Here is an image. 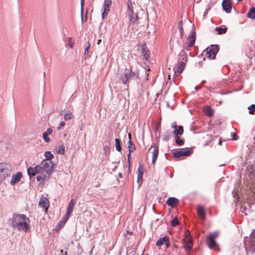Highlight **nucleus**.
I'll list each match as a JSON object with an SVG mask.
<instances>
[{
  "mask_svg": "<svg viewBox=\"0 0 255 255\" xmlns=\"http://www.w3.org/2000/svg\"><path fill=\"white\" fill-rule=\"evenodd\" d=\"M40 174H45L46 178H49L54 168L55 164L48 160H43L38 165Z\"/></svg>",
  "mask_w": 255,
  "mask_h": 255,
  "instance_id": "nucleus-1",
  "label": "nucleus"
},
{
  "mask_svg": "<svg viewBox=\"0 0 255 255\" xmlns=\"http://www.w3.org/2000/svg\"><path fill=\"white\" fill-rule=\"evenodd\" d=\"M12 172V166L5 162L0 163V182L10 176Z\"/></svg>",
  "mask_w": 255,
  "mask_h": 255,
  "instance_id": "nucleus-2",
  "label": "nucleus"
},
{
  "mask_svg": "<svg viewBox=\"0 0 255 255\" xmlns=\"http://www.w3.org/2000/svg\"><path fill=\"white\" fill-rule=\"evenodd\" d=\"M179 57L181 60L179 62L176 67L174 71V75L176 76H178L181 74L185 68L187 61V56L184 52H182L179 54Z\"/></svg>",
  "mask_w": 255,
  "mask_h": 255,
  "instance_id": "nucleus-3",
  "label": "nucleus"
},
{
  "mask_svg": "<svg viewBox=\"0 0 255 255\" xmlns=\"http://www.w3.org/2000/svg\"><path fill=\"white\" fill-rule=\"evenodd\" d=\"M135 73L132 71L130 68H126L120 75V78L123 84H128L131 79L135 78Z\"/></svg>",
  "mask_w": 255,
  "mask_h": 255,
  "instance_id": "nucleus-4",
  "label": "nucleus"
},
{
  "mask_svg": "<svg viewBox=\"0 0 255 255\" xmlns=\"http://www.w3.org/2000/svg\"><path fill=\"white\" fill-rule=\"evenodd\" d=\"M219 48L217 45H212L207 48L205 52L206 56L209 59H214L216 55L219 51Z\"/></svg>",
  "mask_w": 255,
  "mask_h": 255,
  "instance_id": "nucleus-5",
  "label": "nucleus"
},
{
  "mask_svg": "<svg viewBox=\"0 0 255 255\" xmlns=\"http://www.w3.org/2000/svg\"><path fill=\"white\" fill-rule=\"evenodd\" d=\"M219 234L218 232H214L211 233L207 239V242L208 243L209 248L211 249H217L218 245L215 242L216 239L218 237Z\"/></svg>",
  "mask_w": 255,
  "mask_h": 255,
  "instance_id": "nucleus-6",
  "label": "nucleus"
},
{
  "mask_svg": "<svg viewBox=\"0 0 255 255\" xmlns=\"http://www.w3.org/2000/svg\"><path fill=\"white\" fill-rule=\"evenodd\" d=\"M128 13L130 23H136L138 20L137 14L133 13L132 3L130 1L128 3Z\"/></svg>",
  "mask_w": 255,
  "mask_h": 255,
  "instance_id": "nucleus-7",
  "label": "nucleus"
},
{
  "mask_svg": "<svg viewBox=\"0 0 255 255\" xmlns=\"http://www.w3.org/2000/svg\"><path fill=\"white\" fill-rule=\"evenodd\" d=\"M24 220H28V218L24 214H14L12 217L10 218V221L13 228H15V224L19 223Z\"/></svg>",
  "mask_w": 255,
  "mask_h": 255,
  "instance_id": "nucleus-8",
  "label": "nucleus"
},
{
  "mask_svg": "<svg viewBox=\"0 0 255 255\" xmlns=\"http://www.w3.org/2000/svg\"><path fill=\"white\" fill-rule=\"evenodd\" d=\"M193 151L191 148H182L179 151H174L172 153L175 158H180L181 156H188L190 155Z\"/></svg>",
  "mask_w": 255,
  "mask_h": 255,
  "instance_id": "nucleus-9",
  "label": "nucleus"
},
{
  "mask_svg": "<svg viewBox=\"0 0 255 255\" xmlns=\"http://www.w3.org/2000/svg\"><path fill=\"white\" fill-rule=\"evenodd\" d=\"M196 40V33L195 31H193L191 35L189 36L187 38V41L186 43L187 48L186 49L188 50H190V48L192 47L195 42Z\"/></svg>",
  "mask_w": 255,
  "mask_h": 255,
  "instance_id": "nucleus-10",
  "label": "nucleus"
},
{
  "mask_svg": "<svg viewBox=\"0 0 255 255\" xmlns=\"http://www.w3.org/2000/svg\"><path fill=\"white\" fill-rule=\"evenodd\" d=\"M39 205L44 209L45 213H47V210L50 206L49 201L47 198L42 197L39 200Z\"/></svg>",
  "mask_w": 255,
  "mask_h": 255,
  "instance_id": "nucleus-11",
  "label": "nucleus"
},
{
  "mask_svg": "<svg viewBox=\"0 0 255 255\" xmlns=\"http://www.w3.org/2000/svg\"><path fill=\"white\" fill-rule=\"evenodd\" d=\"M223 9L227 12H230L232 8V3L230 0H223L222 3Z\"/></svg>",
  "mask_w": 255,
  "mask_h": 255,
  "instance_id": "nucleus-12",
  "label": "nucleus"
},
{
  "mask_svg": "<svg viewBox=\"0 0 255 255\" xmlns=\"http://www.w3.org/2000/svg\"><path fill=\"white\" fill-rule=\"evenodd\" d=\"M38 165L36 166L35 167H29L27 169L28 174L29 177H31L35 175L36 174H40V171L39 169Z\"/></svg>",
  "mask_w": 255,
  "mask_h": 255,
  "instance_id": "nucleus-13",
  "label": "nucleus"
},
{
  "mask_svg": "<svg viewBox=\"0 0 255 255\" xmlns=\"http://www.w3.org/2000/svg\"><path fill=\"white\" fill-rule=\"evenodd\" d=\"M22 176V175L21 172H18L16 174L13 175L11 179L10 184L12 185H14L18 183L20 181Z\"/></svg>",
  "mask_w": 255,
  "mask_h": 255,
  "instance_id": "nucleus-14",
  "label": "nucleus"
},
{
  "mask_svg": "<svg viewBox=\"0 0 255 255\" xmlns=\"http://www.w3.org/2000/svg\"><path fill=\"white\" fill-rule=\"evenodd\" d=\"M153 151H152V163L154 165L155 164V161L157 158L159 152L158 147L157 145L154 144L152 146Z\"/></svg>",
  "mask_w": 255,
  "mask_h": 255,
  "instance_id": "nucleus-15",
  "label": "nucleus"
},
{
  "mask_svg": "<svg viewBox=\"0 0 255 255\" xmlns=\"http://www.w3.org/2000/svg\"><path fill=\"white\" fill-rule=\"evenodd\" d=\"M197 212L198 216L202 220H204L206 219V213L203 207L200 205H198L197 207Z\"/></svg>",
  "mask_w": 255,
  "mask_h": 255,
  "instance_id": "nucleus-16",
  "label": "nucleus"
},
{
  "mask_svg": "<svg viewBox=\"0 0 255 255\" xmlns=\"http://www.w3.org/2000/svg\"><path fill=\"white\" fill-rule=\"evenodd\" d=\"M29 222L30 220L28 219V220H25L24 222H22V224H21V226L18 227L17 229L18 230H22L24 231L25 232H27L29 228Z\"/></svg>",
  "mask_w": 255,
  "mask_h": 255,
  "instance_id": "nucleus-17",
  "label": "nucleus"
},
{
  "mask_svg": "<svg viewBox=\"0 0 255 255\" xmlns=\"http://www.w3.org/2000/svg\"><path fill=\"white\" fill-rule=\"evenodd\" d=\"M166 204L171 207H176L178 204V200L174 197H170L166 201Z\"/></svg>",
  "mask_w": 255,
  "mask_h": 255,
  "instance_id": "nucleus-18",
  "label": "nucleus"
},
{
  "mask_svg": "<svg viewBox=\"0 0 255 255\" xmlns=\"http://www.w3.org/2000/svg\"><path fill=\"white\" fill-rule=\"evenodd\" d=\"M193 244L190 239L187 238L184 240V248L187 252H190L192 249Z\"/></svg>",
  "mask_w": 255,
  "mask_h": 255,
  "instance_id": "nucleus-19",
  "label": "nucleus"
},
{
  "mask_svg": "<svg viewBox=\"0 0 255 255\" xmlns=\"http://www.w3.org/2000/svg\"><path fill=\"white\" fill-rule=\"evenodd\" d=\"M74 205H75V202H74V199H71L69 204V205H68V208L67 210L66 214V215H67V216H70L71 213L72 212Z\"/></svg>",
  "mask_w": 255,
  "mask_h": 255,
  "instance_id": "nucleus-20",
  "label": "nucleus"
},
{
  "mask_svg": "<svg viewBox=\"0 0 255 255\" xmlns=\"http://www.w3.org/2000/svg\"><path fill=\"white\" fill-rule=\"evenodd\" d=\"M203 110L205 114L209 117L212 116L214 112V110L209 106H205Z\"/></svg>",
  "mask_w": 255,
  "mask_h": 255,
  "instance_id": "nucleus-21",
  "label": "nucleus"
},
{
  "mask_svg": "<svg viewBox=\"0 0 255 255\" xmlns=\"http://www.w3.org/2000/svg\"><path fill=\"white\" fill-rule=\"evenodd\" d=\"M137 181L142 180L144 172V168L142 165H140L137 169Z\"/></svg>",
  "mask_w": 255,
  "mask_h": 255,
  "instance_id": "nucleus-22",
  "label": "nucleus"
},
{
  "mask_svg": "<svg viewBox=\"0 0 255 255\" xmlns=\"http://www.w3.org/2000/svg\"><path fill=\"white\" fill-rule=\"evenodd\" d=\"M128 148H129V153L128 154V162H129V158H130V154H131V152L132 151H133L135 149V146L132 143V142L131 141V140H129L128 142Z\"/></svg>",
  "mask_w": 255,
  "mask_h": 255,
  "instance_id": "nucleus-23",
  "label": "nucleus"
},
{
  "mask_svg": "<svg viewBox=\"0 0 255 255\" xmlns=\"http://www.w3.org/2000/svg\"><path fill=\"white\" fill-rule=\"evenodd\" d=\"M183 128L182 126H178L173 131V133L176 136L178 135H182L183 133Z\"/></svg>",
  "mask_w": 255,
  "mask_h": 255,
  "instance_id": "nucleus-24",
  "label": "nucleus"
},
{
  "mask_svg": "<svg viewBox=\"0 0 255 255\" xmlns=\"http://www.w3.org/2000/svg\"><path fill=\"white\" fill-rule=\"evenodd\" d=\"M168 241V237L166 236H164L163 238H160L158 240L156 241V245L157 246H161L165 243V241Z\"/></svg>",
  "mask_w": 255,
  "mask_h": 255,
  "instance_id": "nucleus-25",
  "label": "nucleus"
},
{
  "mask_svg": "<svg viewBox=\"0 0 255 255\" xmlns=\"http://www.w3.org/2000/svg\"><path fill=\"white\" fill-rule=\"evenodd\" d=\"M247 16L251 19H255V7H252L247 13Z\"/></svg>",
  "mask_w": 255,
  "mask_h": 255,
  "instance_id": "nucleus-26",
  "label": "nucleus"
},
{
  "mask_svg": "<svg viewBox=\"0 0 255 255\" xmlns=\"http://www.w3.org/2000/svg\"><path fill=\"white\" fill-rule=\"evenodd\" d=\"M44 156L46 158L45 160H48L49 161H51L54 158V155L49 151H46L44 153Z\"/></svg>",
  "mask_w": 255,
  "mask_h": 255,
  "instance_id": "nucleus-27",
  "label": "nucleus"
},
{
  "mask_svg": "<svg viewBox=\"0 0 255 255\" xmlns=\"http://www.w3.org/2000/svg\"><path fill=\"white\" fill-rule=\"evenodd\" d=\"M110 10L109 6L103 5V11L102 13V18H104L107 15Z\"/></svg>",
  "mask_w": 255,
  "mask_h": 255,
  "instance_id": "nucleus-28",
  "label": "nucleus"
},
{
  "mask_svg": "<svg viewBox=\"0 0 255 255\" xmlns=\"http://www.w3.org/2000/svg\"><path fill=\"white\" fill-rule=\"evenodd\" d=\"M227 28H222L220 27H217L216 28V31L219 34H222L225 33L227 32Z\"/></svg>",
  "mask_w": 255,
  "mask_h": 255,
  "instance_id": "nucleus-29",
  "label": "nucleus"
},
{
  "mask_svg": "<svg viewBox=\"0 0 255 255\" xmlns=\"http://www.w3.org/2000/svg\"><path fill=\"white\" fill-rule=\"evenodd\" d=\"M115 143H116V149L119 151H120L121 150V140L119 138H116L115 139Z\"/></svg>",
  "mask_w": 255,
  "mask_h": 255,
  "instance_id": "nucleus-30",
  "label": "nucleus"
},
{
  "mask_svg": "<svg viewBox=\"0 0 255 255\" xmlns=\"http://www.w3.org/2000/svg\"><path fill=\"white\" fill-rule=\"evenodd\" d=\"M175 142L176 144L178 145H182L184 143V141L182 139H181V138L178 136H176L175 138Z\"/></svg>",
  "mask_w": 255,
  "mask_h": 255,
  "instance_id": "nucleus-31",
  "label": "nucleus"
},
{
  "mask_svg": "<svg viewBox=\"0 0 255 255\" xmlns=\"http://www.w3.org/2000/svg\"><path fill=\"white\" fill-rule=\"evenodd\" d=\"M178 27H179V30L180 34V37L182 38L183 35V33H184V30H183V28L182 27V22L181 20H180L178 22Z\"/></svg>",
  "mask_w": 255,
  "mask_h": 255,
  "instance_id": "nucleus-32",
  "label": "nucleus"
},
{
  "mask_svg": "<svg viewBox=\"0 0 255 255\" xmlns=\"http://www.w3.org/2000/svg\"><path fill=\"white\" fill-rule=\"evenodd\" d=\"M40 175H38L36 177V179L38 181H40L41 180H48L49 178H46L45 177V174H40Z\"/></svg>",
  "mask_w": 255,
  "mask_h": 255,
  "instance_id": "nucleus-33",
  "label": "nucleus"
},
{
  "mask_svg": "<svg viewBox=\"0 0 255 255\" xmlns=\"http://www.w3.org/2000/svg\"><path fill=\"white\" fill-rule=\"evenodd\" d=\"M69 216H67V215H65V217H64V219H63V220H62V221H61L59 223V224L58 226H59L60 227H63V226L64 225V224L66 223V222L67 221V220H68V218H69Z\"/></svg>",
  "mask_w": 255,
  "mask_h": 255,
  "instance_id": "nucleus-34",
  "label": "nucleus"
},
{
  "mask_svg": "<svg viewBox=\"0 0 255 255\" xmlns=\"http://www.w3.org/2000/svg\"><path fill=\"white\" fill-rule=\"evenodd\" d=\"M248 109L250 110L249 114L251 115H254L255 113V105H251L249 107Z\"/></svg>",
  "mask_w": 255,
  "mask_h": 255,
  "instance_id": "nucleus-35",
  "label": "nucleus"
},
{
  "mask_svg": "<svg viewBox=\"0 0 255 255\" xmlns=\"http://www.w3.org/2000/svg\"><path fill=\"white\" fill-rule=\"evenodd\" d=\"M171 226L173 227H175L176 225L179 224V221L178 220V218L177 217H175L171 221Z\"/></svg>",
  "mask_w": 255,
  "mask_h": 255,
  "instance_id": "nucleus-36",
  "label": "nucleus"
},
{
  "mask_svg": "<svg viewBox=\"0 0 255 255\" xmlns=\"http://www.w3.org/2000/svg\"><path fill=\"white\" fill-rule=\"evenodd\" d=\"M64 118L65 120H70L73 118L72 113H68L65 114Z\"/></svg>",
  "mask_w": 255,
  "mask_h": 255,
  "instance_id": "nucleus-37",
  "label": "nucleus"
},
{
  "mask_svg": "<svg viewBox=\"0 0 255 255\" xmlns=\"http://www.w3.org/2000/svg\"><path fill=\"white\" fill-rule=\"evenodd\" d=\"M142 53L143 54V57L147 60L149 57V54L147 53V50H146L145 48H143L142 49Z\"/></svg>",
  "mask_w": 255,
  "mask_h": 255,
  "instance_id": "nucleus-38",
  "label": "nucleus"
},
{
  "mask_svg": "<svg viewBox=\"0 0 255 255\" xmlns=\"http://www.w3.org/2000/svg\"><path fill=\"white\" fill-rule=\"evenodd\" d=\"M58 152L59 153H60L61 154H64V153H65V147H64V146L63 144L59 146Z\"/></svg>",
  "mask_w": 255,
  "mask_h": 255,
  "instance_id": "nucleus-39",
  "label": "nucleus"
},
{
  "mask_svg": "<svg viewBox=\"0 0 255 255\" xmlns=\"http://www.w3.org/2000/svg\"><path fill=\"white\" fill-rule=\"evenodd\" d=\"M84 4V0H81V19L82 22H83V6Z\"/></svg>",
  "mask_w": 255,
  "mask_h": 255,
  "instance_id": "nucleus-40",
  "label": "nucleus"
},
{
  "mask_svg": "<svg viewBox=\"0 0 255 255\" xmlns=\"http://www.w3.org/2000/svg\"><path fill=\"white\" fill-rule=\"evenodd\" d=\"M43 138L46 142L50 141V138L48 137V135L46 133L44 132L43 133Z\"/></svg>",
  "mask_w": 255,
  "mask_h": 255,
  "instance_id": "nucleus-41",
  "label": "nucleus"
},
{
  "mask_svg": "<svg viewBox=\"0 0 255 255\" xmlns=\"http://www.w3.org/2000/svg\"><path fill=\"white\" fill-rule=\"evenodd\" d=\"M74 43L72 41V38L71 37L69 38L68 39V45L70 47L72 48Z\"/></svg>",
  "mask_w": 255,
  "mask_h": 255,
  "instance_id": "nucleus-42",
  "label": "nucleus"
},
{
  "mask_svg": "<svg viewBox=\"0 0 255 255\" xmlns=\"http://www.w3.org/2000/svg\"><path fill=\"white\" fill-rule=\"evenodd\" d=\"M112 3V0H105L104 5L110 6Z\"/></svg>",
  "mask_w": 255,
  "mask_h": 255,
  "instance_id": "nucleus-43",
  "label": "nucleus"
},
{
  "mask_svg": "<svg viewBox=\"0 0 255 255\" xmlns=\"http://www.w3.org/2000/svg\"><path fill=\"white\" fill-rule=\"evenodd\" d=\"M170 136V133L166 132L165 134L163 135L162 138L163 140H167Z\"/></svg>",
  "mask_w": 255,
  "mask_h": 255,
  "instance_id": "nucleus-44",
  "label": "nucleus"
},
{
  "mask_svg": "<svg viewBox=\"0 0 255 255\" xmlns=\"http://www.w3.org/2000/svg\"><path fill=\"white\" fill-rule=\"evenodd\" d=\"M65 125V123L64 122H61L60 123L59 126L57 127V130H59L61 129L62 127H64Z\"/></svg>",
  "mask_w": 255,
  "mask_h": 255,
  "instance_id": "nucleus-45",
  "label": "nucleus"
},
{
  "mask_svg": "<svg viewBox=\"0 0 255 255\" xmlns=\"http://www.w3.org/2000/svg\"><path fill=\"white\" fill-rule=\"evenodd\" d=\"M45 133H46L47 135H50L52 133V129L51 128H48L47 131L44 132Z\"/></svg>",
  "mask_w": 255,
  "mask_h": 255,
  "instance_id": "nucleus-46",
  "label": "nucleus"
},
{
  "mask_svg": "<svg viewBox=\"0 0 255 255\" xmlns=\"http://www.w3.org/2000/svg\"><path fill=\"white\" fill-rule=\"evenodd\" d=\"M26 220H23V221H21L20 222H19V223H16V224H15V228H16L17 229L20 227L21 224H22V222H24V221H25Z\"/></svg>",
  "mask_w": 255,
  "mask_h": 255,
  "instance_id": "nucleus-47",
  "label": "nucleus"
},
{
  "mask_svg": "<svg viewBox=\"0 0 255 255\" xmlns=\"http://www.w3.org/2000/svg\"><path fill=\"white\" fill-rule=\"evenodd\" d=\"M177 126L176 123H173L172 125V128H175V129L177 128Z\"/></svg>",
  "mask_w": 255,
  "mask_h": 255,
  "instance_id": "nucleus-48",
  "label": "nucleus"
},
{
  "mask_svg": "<svg viewBox=\"0 0 255 255\" xmlns=\"http://www.w3.org/2000/svg\"><path fill=\"white\" fill-rule=\"evenodd\" d=\"M166 246L167 248H168L169 246V238H168V241H165V243H164Z\"/></svg>",
  "mask_w": 255,
  "mask_h": 255,
  "instance_id": "nucleus-49",
  "label": "nucleus"
},
{
  "mask_svg": "<svg viewBox=\"0 0 255 255\" xmlns=\"http://www.w3.org/2000/svg\"><path fill=\"white\" fill-rule=\"evenodd\" d=\"M236 136H237V134L236 133H234L233 134V137H232V139L233 140H236L237 138H236Z\"/></svg>",
  "mask_w": 255,
  "mask_h": 255,
  "instance_id": "nucleus-50",
  "label": "nucleus"
},
{
  "mask_svg": "<svg viewBox=\"0 0 255 255\" xmlns=\"http://www.w3.org/2000/svg\"><path fill=\"white\" fill-rule=\"evenodd\" d=\"M90 47V44L89 42H88L87 45L86 46L85 49H87L88 50H89Z\"/></svg>",
  "mask_w": 255,
  "mask_h": 255,
  "instance_id": "nucleus-51",
  "label": "nucleus"
},
{
  "mask_svg": "<svg viewBox=\"0 0 255 255\" xmlns=\"http://www.w3.org/2000/svg\"><path fill=\"white\" fill-rule=\"evenodd\" d=\"M88 53H89L88 50L87 49H85V51H84V54L86 55L88 54Z\"/></svg>",
  "mask_w": 255,
  "mask_h": 255,
  "instance_id": "nucleus-52",
  "label": "nucleus"
},
{
  "mask_svg": "<svg viewBox=\"0 0 255 255\" xmlns=\"http://www.w3.org/2000/svg\"><path fill=\"white\" fill-rule=\"evenodd\" d=\"M189 235H190V232L188 230H186V232L185 233V236L187 237Z\"/></svg>",
  "mask_w": 255,
  "mask_h": 255,
  "instance_id": "nucleus-53",
  "label": "nucleus"
},
{
  "mask_svg": "<svg viewBox=\"0 0 255 255\" xmlns=\"http://www.w3.org/2000/svg\"><path fill=\"white\" fill-rule=\"evenodd\" d=\"M101 41H101V39H99V40H98V42H97V44H98V45H100V43H101Z\"/></svg>",
  "mask_w": 255,
  "mask_h": 255,
  "instance_id": "nucleus-54",
  "label": "nucleus"
},
{
  "mask_svg": "<svg viewBox=\"0 0 255 255\" xmlns=\"http://www.w3.org/2000/svg\"><path fill=\"white\" fill-rule=\"evenodd\" d=\"M100 185V183H98V184H96V185H95V186L96 187H99Z\"/></svg>",
  "mask_w": 255,
  "mask_h": 255,
  "instance_id": "nucleus-55",
  "label": "nucleus"
},
{
  "mask_svg": "<svg viewBox=\"0 0 255 255\" xmlns=\"http://www.w3.org/2000/svg\"><path fill=\"white\" fill-rule=\"evenodd\" d=\"M119 176L120 178H122V173H120L119 174Z\"/></svg>",
  "mask_w": 255,
  "mask_h": 255,
  "instance_id": "nucleus-56",
  "label": "nucleus"
},
{
  "mask_svg": "<svg viewBox=\"0 0 255 255\" xmlns=\"http://www.w3.org/2000/svg\"><path fill=\"white\" fill-rule=\"evenodd\" d=\"M128 138H129V140H130V139H131V134H130V133L128 134Z\"/></svg>",
  "mask_w": 255,
  "mask_h": 255,
  "instance_id": "nucleus-57",
  "label": "nucleus"
},
{
  "mask_svg": "<svg viewBox=\"0 0 255 255\" xmlns=\"http://www.w3.org/2000/svg\"><path fill=\"white\" fill-rule=\"evenodd\" d=\"M198 89H199V88H198V87H195V89H196V90H198Z\"/></svg>",
  "mask_w": 255,
  "mask_h": 255,
  "instance_id": "nucleus-58",
  "label": "nucleus"
},
{
  "mask_svg": "<svg viewBox=\"0 0 255 255\" xmlns=\"http://www.w3.org/2000/svg\"><path fill=\"white\" fill-rule=\"evenodd\" d=\"M87 20V16H86L85 21Z\"/></svg>",
  "mask_w": 255,
  "mask_h": 255,
  "instance_id": "nucleus-59",
  "label": "nucleus"
},
{
  "mask_svg": "<svg viewBox=\"0 0 255 255\" xmlns=\"http://www.w3.org/2000/svg\"><path fill=\"white\" fill-rule=\"evenodd\" d=\"M61 252L62 253L63 252V251L61 250Z\"/></svg>",
  "mask_w": 255,
  "mask_h": 255,
  "instance_id": "nucleus-60",
  "label": "nucleus"
},
{
  "mask_svg": "<svg viewBox=\"0 0 255 255\" xmlns=\"http://www.w3.org/2000/svg\"><path fill=\"white\" fill-rule=\"evenodd\" d=\"M238 1H242L243 0H238Z\"/></svg>",
  "mask_w": 255,
  "mask_h": 255,
  "instance_id": "nucleus-61",
  "label": "nucleus"
},
{
  "mask_svg": "<svg viewBox=\"0 0 255 255\" xmlns=\"http://www.w3.org/2000/svg\"><path fill=\"white\" fill-rule=\"evenodd\" d=\"M145 255H149L148 254H146Z\"/></svg>",
  "mask_w": 255,
  "mask_h": 255,
  "instance_id": "nucleus-62",
  "label": "nucleus"
}]
</instances>
